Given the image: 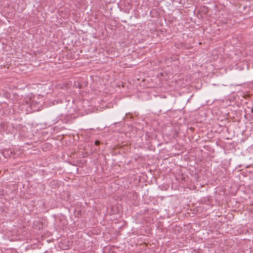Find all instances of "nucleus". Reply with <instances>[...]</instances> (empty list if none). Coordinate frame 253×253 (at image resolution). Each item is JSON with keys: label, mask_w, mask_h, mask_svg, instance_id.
<instances>
[{"label": "nucleus", "mask_w": 253, "mask_h": 253, "mask_svg": "<svg viewBox=\"0 0 253 253\" xmlns=\"http://www.w3.org/2000/svg\"><path fill=\"white\" fill-rule=\"evenodd\" d=\"M9 152H10L11 154H12V152L11 150L9 151L8 150H4V151H3L2 154H3V157H4V158H7L8 157H11L10 156H8Z\"/></svg>", "instance_id": "nucleus-1"}, {"label": "nucleus", "mask_w": 253, "mask_h": 253, "mask_svg": "<svg viewBox=\"0 0 253 253\" xmlns=\"http://www.w3.org/2000/svg\"><path fill=\"white\" fill-rule=\"evenodd\" d=\"M74 86L79 88H82L83 87V84L79 81H75L74 84Z\"/></svg>", "instance_id": "nucleus-2"}, {"label": "nucleus", "mask_w": 253, "mask_h": 253, "mask_svg": "<svg viewBox=\"0 0 253 253\" xmlns=\"http://www.w3.org/2000/svg\"><path fill=\"white\" fill-rule=\"evenodd\" d=\"M94 144L95 145L98 146L100 144V141L99 140H96Z\"/></svg>", "instance_id": "nucleus-3"}, {"label": "nucleus", "mask_w": 253, "mask_h": 253, "mask_svg": "<svg viewBox=\"0 0 253 253\" xmlns=\"http://www.w3.org/2000/svg\"><path fill=\"white\" fill-rule=\"evenodd\" d=\"M46 145H47L48 147H50V148L51 147V145L50 144H46Z\"/></svg>", "instance_id": "nucleus-4"}]
</instances>
